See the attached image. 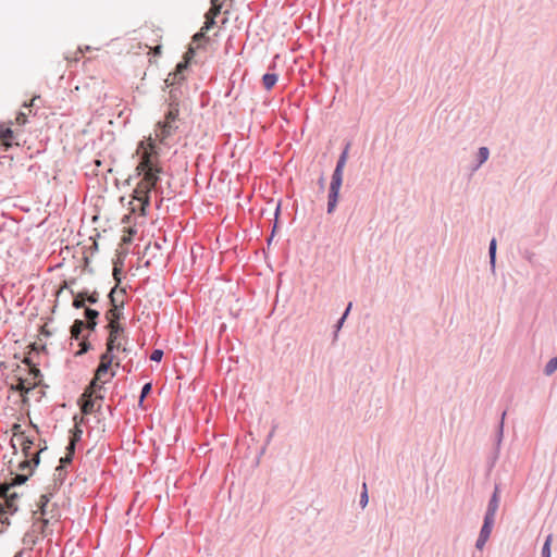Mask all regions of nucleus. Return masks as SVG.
Here are the masks:
<instances>
[{"instance_id":"1","label":"nucleus","mask_w":557,"mask_h":557,"mask_svg":"<svg viewBox=\"0 0 557 557\" xmlns=\"http://www.w3.org/2000/svg\"><path fill=\"white\" fill-rule=\"evenodd\" d=\"M33 532L45 536L48 532V527L54 524L59 520L55 506L50 504L48 495H41L38 504V509L33 512Z\"/></svg>"},{"instance_id":"2","label":"nucleus","mask_w":557,"mask_h":557,"mask_svg":"<svg viewBox=\"0 0 557 557\" xmlns=\"http://www.w3.org/2000/svg\"><path fill=\"white\" fill-rule=\"evenodd\" d=\"M180 115V109L177 103H170L169 110L165 113L164 121L159 122L154 129L156 139L160 143H165V140L171 137L176 129L177 120Z\"/></svg>"},{"instance_id":"3","label":"nucleus","mask_w":557,"mask_h":557,"mask_svg":"<svg viewBox=\"0 0 557 557\" xmlns=\"http://www.w3.org/2000/svg\"><path fill=\"white\" fill-rule=\"evenodd\" d=\"M120 366V360L115 355L102 354L100 357V363L96 370L95 376L90 382L89 386L91 389H102L103 384L108 383L114 375V372L109 373V369L112 364Z\"/></svg>"},{"instance_id":"4","label":"nucleus","mask_w":557,"mask_h":557,"mask_svg":"<svg viewBox=\"0 0 557 557\" xmlns=\"http://www.w3.org/2000/svg\"><path fill=\"white\" fill-rule=\"evenodd\" d=\"M27 480V475L17 474L11 484L0 485V512H15L17 510L16 494L10 493L11 487L22 484Z\"/></svg>"},{"instance_id":"5","label":"nucleus","mask_w":557,"mask_h":557,"mask_svg":"<svg viewBox=\"0 0 557 557\" xmlns=\"http://www.w3.org/2000/svg\"><path fill=\"white\" fill-rule=\"evenodd\" d=\"M148 146L150 148V151H148L147 149L144 151L141 161L137 165V171L139 172V174H143V180L147 182H152L154 185H157L159 181L158 174L160 173V169L152 160L153 144L151 139H149Z\"/></svg>"},{"instance_id":"6","label":"nucleus","mask_w":557,"mask_h":557,"mask_svg":"<svg viewBox=\"0 0 557 557\" xmlns=\"http://www.w3.org/2000/svg\"><path fill=\"white\" fill-rule=\"evenodd\" d=\"M156 187L152 182L140 180L134 189V199L140 203L141 213H145L146 207L149 205V193Z\"/></svg>"},{"instance_id":"7","label":"nucleus","mask_w":557,"mask_h":557,"mask_svg":"<svg viewBox=\"0 0 557 557\" xmlns=\"http://www.w3.org/2000/svg\"><path fill=\"white\" fill-rule=\"evenodd\" d=\"M102 398L101 391L97 388L91 389V386H88L82 395V412L85 414L92 413L96 410L97 400Z\"/></svg>"},{"instance_id":"8","label":"nucleus","mask_w":557,"mask_h":557,"mask_svg":"<svg viewBox=\"0 0 557 557\" xmlns=\"http://www.w3.org/2000/svg\"><path fill=\"white\" fill-rule=\"evenodd\" d=\"M343 182V170L335 169L330 186L327 212L331 213L336 207L338 193Z\"/></svg>"},{"instance_id":"9","label":"nucleus","mask_w":557,"mask_h":557,"mask_svg":"<svg viewBox=\"0 0 557 557\" xmlns=\"http://www.w3.org/2000/svg\"><path fill=\"white\" fill-rule=\"evenodd\" d=\"M20 441L23 455L25 456V460L20 463V469L24 470L30 467L32 463L37 466L39 463L40 450L32 453L33 442L26 437H22Z\"/></svg>"},{"instance_id":"10","label":"nucleus","mask_w":557,"mask_h":557,"mask_svg":"<svg viewBox=\"0 0 557 557\" xmlns=\"http://www.w3.org/2000/svg\"><path fill=\"white\" fill-rule=\"evenodd\" d=\"M124 332H116L112 333V331H109V336L107 339V349L103 354H110L113 355L114 350L126 352L127 349L122 344V336Z\"/></svg>"},{"instance_id":"11","label":"nucleus","mask_w":557,"mask_h":557,"mask_svg":"<svg viewBox=\"0 0 557 557\" xmlns=\"http://www.w3.org/2000/svg\"><path fill=\"white\" fill-rule=\"evenodd\" d=\"M116 287L112 288L110 294H109V298H110V301H111V305H112V308H110L107 313H106V319L108 321H113V320H120L121 319V312H120V307L119 305L116 304Z\"/></svg>"},{"instance_id":"12","label":"nucleus","mask_w":557,"mask_h":557,"mask_svg":"<svg viewBox=\"0 0 557 557\" xmlns=\"http://www.w3.org/2000/svg\"><path fill=\"white\" fill-rule=\"evenodd\" d=\"M498 493H499V491L496 487L495 492L488 503L487 511L485 515V518H487V519H493V520L495 519V515H496V511H497L498 505H499Z\"/></svg>"},{"instance_id":"13","label":"nucleus","mask_w":557,"mask_h":557,"mask_svg":"<svg viewBox=\"0 0 557 557\" xmlns=\"http://www.w3.org/2000/svg\"><path fill=\"white\" fill-rule=\"evenodd\" d=\"M14 140V133L10 127L0 129V145L10 148Z\"/></svg>"},{"instance_id":"14","label":"nucleus","mask_w":557,"mask_h":557,"mask_svg":"<svg viewBox=\"0 0 557 557\" xmlns=\"http://www.w3.org/2000/svg\"><path fill=\"white\" fill-rule=\"evenodd\" d=\"M85 317L87 319L86 327L90 331H94L97 325V318L99 317V312L95 309L86 308Z\"/></svg>"},{"instance_id":"15","label":"nucleus","mask_w":557,"mask_h":557,"mask_svg":"<svg viewBox=\"0 0 557 557\" xmlns=\"http://www.w3.org/2000/svg\"><path fill=\"white\" fill-rule=\"evenodd\" d=\"M215 24L214 17H210L206 15L205 25L201 27L200 32L197 33L194 37V41H198L205 37V33L208 32Z\"/></svg>"},{"instance_id":"16","label":"nucleus","mask_w":557,"mask_h":557,"mask_svg":"<svg viewBox=\"0 0 557 557\" xmlns=\"http://www.w3.org/2000/svg\"><path fill=\"white\" fill-rule=\"evenodd\" d=\"M37 385V382H28L27 380L18 379V382L15 386H12L15 391L23 393H28Z\"/></svg>"},{"instance_id":"17","label":"nucleus","mask_w":557,"mask_h":557,"mask_svg":"<svg viewBox=\"0 0 557 557\" xmlns=\"http://www.w3.org/2000/svg\"><path fill=\"white\" fill-rule=\"evenodd\" d=\"M493 525H494V520L493 519L484 518V523H483V527L481 529V532H480L479 536L488 540L490 535L492 533Z\"/></svg>"},{"instance_id":"18","label":"nucleus","mask_w":557,"mask_h":557,"mask_svg":"<svg viewBox=\"0 0 557 557\" xmlns=\"http://www.w3.org/2000/svg\"><path fill=\"white\" fill-rule=\"evenodd\" d=\"M84 327L85 323L82 320H75L71 326V337L78 339Z\"/></svg>"},{"instance_id":"19","label":"nucleus","mask_w":557,"mask_h":557,"mask_svg":"<svg viewBox=\"0 0 557 557\" xmlns=\"http://www.w3.org/2000/svg\"><path fill=\"white\" fill-rule=\"evenodd\" d=\"M277 82V76L275 74L267 73L262 77L263 86L267 90H270L274 87Z\"/></svg>"},{"instance_id":"20","label":"nucleus","mask_w":557,"mask_h":557,"mask_svg":"<svg viewBox=\"0 0 557 557\" xmlns=\"http://www.w3.org/2000/svg\"><path fill=\"white\" fill-rule=\"evenodd\" d=\"M219 0H211V8L207 12V16L216 17L220 14L221 5L218 3Z\"/></svg>"},{"instance_id":"21","label":"nucleus","mask_w":557,"mask_h":557,"mask_svg":"<svg viewBox=\"0 0 557 557\" xmlns=\"http://www.w3.org/2000/svg\"><path fill=\"white\" fill-rule=\"evenodd\" d=\"M557 370V356L550 359L545 366L544 372L546 375H552Z\"/></svg>"},{"instance_id":"22","label":"nucleus","mask_w":557,"mask_h":557,"mask_svg":"<svg viewBox=\"0 0 557 557\" xmlns=\"http://www.w3.org/2000/svg\"><path fill=\"white\" fill-rule=\"evenodd\" d=\"M108 329L112 333L124 332V327L121 325L120 320L108 321Z\"/></svg>"},{"instance_id":"23","label":"nucleus","mask_w":557,"mask_h":557,"mask_svg":"<svg viewBox=\"0 0 557 557\" xmlns=\"http://www.w3.org/2000/svg\"><path fill=\"white\" fill-rule=\"evenodd\" d=\"M552 541H553V536L548 535L546 541H545V543H544L543 549H542V556L543 557H550V544H552Z\"/></svg>"},{"instance_id":"24","label":"nucleus","mask_w":557,"mask_h":557,"mask_svg":"<svg viewBox=\"0 0 557 557\" xmlns=\"http://www.w3.org/2000/svg\"><path fill=\"white\" fill-rule=\"evenodd\" d=\"M495 256H496V239L493 238L490 243V259H491V263L493 267L495 264Z\"/></svg>"},{"instance_id":"25","label":"nucleus","mask_w":557,"mask_h":557,"mask_svg":"<svg viewBox=\"0 0 557 557\" xmlns=\"http://www.w3.org/2000/svg\"><path fill=\"white\" fill-rule=\"evenodd\" d=\"M75 440H76V436H75V437L72 440V442L70 443V446H69V448H67V449L70 450V453H69L65 457L61 458V460H60V461H61V463L70 462V461L72 460V454H73V451H74V443H75Z\"/></svg>"},{"instance_id":"26","label":"nucleus","mask_w":557,"mask_h":557,"mask_svg":"<svg viewBox=\"0 0 557 557\" xmlns=\"http://www.w3.org/2000/svg\"><path fill=\"white\" fill-rule=\"evenodd\" d=\"M488 156H490L488 149L486 147H481L479 149L480 164L484 163L488 159Z\"/></svg>"},{"instance_id":"27","label":"nucleus","mask_w":557,"mask_h":557,"mask_svg":"<svg viewBox=\"0 0 557 557\" xmlns=\"http://www.w3.org/2000/svg\"><path fill=\"white\" fill-rule=\"evenodd\" d=\"M85 306V298H83V295H75L73 300V307L76 309H81Z\"/></svg>"},{"instance_id":"28","label":"nucleus","mask_w":557,"mask_h":557,"mask_svg":"<svg viewBox=\"0 0 557 557\" xmlns=\"http://www.w3.org/2000/svg\"><path fill=\"white\" fill-rule=\"evenodd\" d=\"M12 432H13V435H14L15 437H17L18 440H21L22 437H24V433H23V431H22V426H21V424H17V423L13 424V426H12Z\"/></svg>"},{"instance_id":"29","label":"nucleus","mask_w":557,"mask_h":557,"mask_svg":"<svg viewBox=\"0 0 557 557\" xmlns=\"http://www.w3.org/2000/svg\"><path fill=\"white\" fill-rule=\"evenodd\" d=\"M162 357H163V351H162L161 349H154V350L151 352L150 359H151L152 361H157V362H159V361H161Z\"/></svg>"},{"instance_id":"30","label":"nucleus","mask_w":557,"mask_h":557,"mask_svg":"<svg viewBox=\"0 0 557 557\" xmlns=\"http://www.w3.org/2000/svg\"><path fill=\"white\" fill-rule=\"evenodd\" d=\"M360 504L362 507H366L368 504V491H367V484L363 483V491L360 496Z\"/></svg>"},{"instance_id":"31","label":"nucleus","mask_w":557,"mask_h":557,"mask_svg":"<svg viewBox=\"0 0 557 557\" xmlns=\"http://www.w3.org/2000/svg\"><path fill=\"white\" fill-rule=\"evenodd\" d=\"M151 392V383H147L144 385L140 394L139 403L141 404L144 398Z\"/></svg>"},{"instance_id":"32","label":"nucleus","mask_w":557,"mask_h":557,"mask_svg":"<svg viewBox=\"0 0 557 557\" xmlns=\"http://www.w3.org/2000/svg\"><path fill=\"white\" fill-rule=\"evenodd\" d=\"M346 159H347V150H345V151L342 153V156H341V158H339V160H338L337 165H336V168H335V169L343 170V169H344V166H345V163H346Z\"/></svg>"},{"instance_id":"33","label":"nucleus","mask_w":557,"mask_h":557,"mask_svg":"<svg viewBox=\"0 0 557 557\" xmlns=\"http://www.w3.org/2000/svg\"><path fill=\"white\" fill-rule=\"evenodd\" d=\"M15 121H16V124L24 125L27 122L26 114L23 113V112L18 113V115L16 116Z\"/></svg>"},{"instance_id":"34","label":"nucleus","mask_w":557,"mask_h":557,"mask_svg":"<svg viewBox=\"0 0 557 557\" xmlns=\"http://www.w3.org/2000/svg\"><path fill=\"white\" fill-rule=\"evenodd\" d=\"M98 293L97 292H92L91 294H89L87 296V301L90 302V304H96L98 301Z\"/></svg>"},{"instance_id":"35","label":"nucleus","mask_w":557,"mask_h":557,"mask_svg":"<svg viewBox=\"0 0 557 557\" xmlns=\"http://www.w3.org/2000/svg\"><path fill=\"white\" fill-rule=\"evenodd\" d=\"M487 541H488V540H486V539H483V537L479 536V539H478V541H476V544H475L476 548H478V549H480V550H482V549H483V547L485 546V544H486V542H487Z\"/></svg>"},{"instance_id":"36","label":"nucleus","mask_w":557,"mask_h":557,"mask_svg":"<svg viewBox=\"0 0 557 557\" xmlns=\"http://www.w3.org/2000/svg\"><path fill=\"white\" fill-rule=\"evenodd\" d=\"M350 308H351V304H349V305H348V307H347V309H346V311H345L344 315H343V317H342V319L339 320V322H338V327H341V326H342V324H343L344 320L346 319V317H347V314H348V312H349Z\"/></svg>"},{"instance_id":"37","label":"nucleus","mask_w":557,"mask_h":557,"mask_svg":"<svg viewBox=\"0 0 557 557\" xmlns=\"http://www.w3.org/2000/svg\"><path fill=\"white\" fill-rule=\"evenodd\" d=\"M81 351L78 354H83V352H86L88 349H89V344L87 342H82L81 343Z\"/></svg>"},{"instance_id":"38","label":"nucleus","mask_w":557,"mask_h":557,"mask_svg":"<svg viewBox=\"0 0 557 557\" xmlns=\"http://www.w3.org/2000/svg\"><path fill=\"white\" fill-rule=\"evenodd\" d=\"M67 288V282L64 281L63 284L60 286L59 290L57 292V296H59L63 289Z\"/></svg>"},{"instance_id":"39","label":"nucleus","mask_w":557,"mask_h":557,"mask_svg":"<svg viewBox=\"0 0 557 557\" xmlns=\"http://www.w3.org/2000/svg\"><path fill=\"white\" fill-rule=\"evenodd\" d=\"M7 513L8 512H3V513L0 512V520L3 523L7 522V524H10V521H8V517H4Z\"/></svg>"},{"instance_id":"40","label":"nucleus","mask_w":557,"mask_h":557,"mask_svg":"<svg viewBox=\"0 0 557 557\" xmlns=\"http://www.w3.org/2000/svg\"><path fill=\"white\" fill-rule=\"evenodd\" d=\"M185 67H186V65H185V64L180 63V64H177L176 70H177V72H181V71H182V70H184Z\"/></svg>"},{"instance_id":"41","label":"nucleus","mask_w":557,"mask_h":557,"mask_svg":"<svg viewBox=\"0 0 557 557\" xmlns=\"http://www.w3.org/2000/svg\"><path fill=\"white\" fill-rule=\"evenodd\" d=\"M32 373L34 374L35 379L39 376V370L36 368L32 370Z\"/></svg>"},{"instance_id":"42","label":"nucleus","mask_w":557,"mask_h":557,"mask_svg":"<svg viewBox=\"0 0 557 557\" xmlns=\"http://www.w3.org/2000/svg\"><path fill=\"white\" fill-rule=\"evenodd\" d=\"M77 295H83V298H85V301L87 300V296L89 295L87 292L78 293Z\"/></svg>"},{"instance_id":"43","label":"nucleus","mask_w":557,"mask_h":557,"mask_svg":"<svg viewBox=\"0 0 557 557\" xmlns=\"http://www.w3.org/2000/svg\"><path fill=\"white\" fill-rule=\"evenodd\" d=\"M160 51H161V47L160 46L154 48V53H160Z\"/></svg>"},{"instance_id":"44","label":"nucleus","mask_w":557,"mask_h":557,"mask_svg":"<svg viewBox=\"0 0 557 557\" xmlns=\"http://www.w3.org/2000/svg\"><path fill=\"white\" fill-rule=\"evenodd\" d=\"M34 99L29 102V104H26V107L33 106Z\"/></svg>"}]
</instances>
